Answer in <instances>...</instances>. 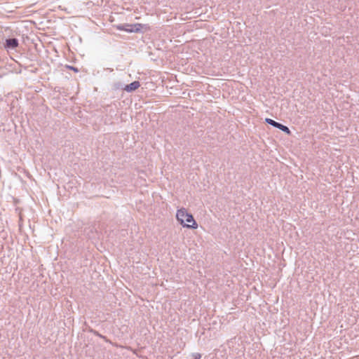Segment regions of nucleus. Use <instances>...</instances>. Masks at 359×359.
Listing matches in <instances>:
<instances>
[{"instance_id": "1", "label": "nucleus", "mask_w": 359, "mask_h": 359, "mask_svg": "<svg viewBox=\"0 0 359 359\" xmlns=\"http://www.w3.org/2000/svg\"><path fill=\"white\" fill-rule=\"evenodd\" d=\"M177 221L184 227L189 229H196L198 224L194 219L192 215L187 212L185 208H181L177 210L176 214Z\"/></svg>"}, {"instance_id": "2", "label": "nucleus", "mask_w": 359, "mask_h": 359, "mask_svg": "<svg viewBox=\"0 0 359 359\" xmlns=\"http://www.w3.org/2000/svg\"><path fill=\"white\" fill-rule=\"evenodd\" d=\"M19 46L18 39L16 38L6 39L4 44V48L8 51L15 50Z\"/></svg>"}, {"instance_id": "3", "label": "nucleus", "mask_w": 359, "mask_h": 359, "mask_svg": "<svg viewBox=\"0 0 359 359\" xmlns=\"http://www.w3.org/2000/svg\"><path fill=\"white\" fill-rule=\"evenodd\" d=\"M265 121L268 124H269V125H271V126H273V127H275L276 128H278L279 130H280L281 131L285 133L287 135H290L291 133V131H290V130L289 129L288 127H287L286 126H284V125H283V124H281V123H280L278 122H276V121H275L274 120H273L271 118H266L265 119Z\"/></svg>"}, {"instance_id": "4", "label": "nucleus", "mask_w": 359, "mask_h": 359, "mask_svg": "<svg viewBox=\"0 0 359 359\" xmlns=\"http://www.w3.org/2000/svg\"><path fill=\"white\" fill-rule=\"evenodd\" d=\"M140 82L137 81H133L131 83L126 85L124 90L127 92H133L140 87Z\"/></svg>"}, {"instance_id": "5", "label": "nucleus", "mask_w": 359, "mask_h": 359, "mask_svg": "<svg viewBox=\"0 0 359 359\" xmlns=\"http://www.w3.org/2000/svg\"><path fill=\"white\" fill-rule=\"evenodd\" d=\"M137 26H140V25H139V24H137V25H126V27L123 29L126 32H132L134 31L139 30V28H137Z\"/></svg>"}, {"instance_id": "6", "label": "nucleus", "mask_w": 359, "mask_h": 359, "mask_svg": "<svg viewBox=\"0 0 359 359\" xmlns=\"http://www.w3.org/2000/svg\"><path fill=\"white\" fill-rule=\"evenodd\" d=\"M193 359H201V354L199 353H193L191 354Z\"/></svg>"}, {"instance_id": "7", "label": "nucleus", "mask_w": 359, "mask_h": 359, "mask_svg": "<svg viewBox=\"0 0 359 359\" xmlns=\"http://www.w3.org/2000/svg\"><path fill=\"white\" fill-rule=\"evenodd\" d=\"M71 69H72L73 71L77 72H78V69L76 67H69Z\"/></svg>"}]
</instances>
